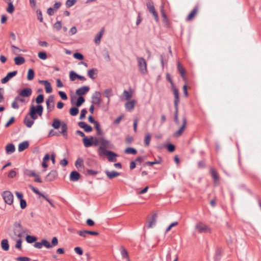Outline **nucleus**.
Here are the masks:
<instances>
[{
  "label": "nucleus",
  "mask_w": 261,
  "mask_h": 261,
  "mask_svg": "<svg viewBox=\"0 0 261 261\" xmlns=\"http://www.w3.org/2000/svg\"><path fill=\"white\" fill-rule=\"evenodd\" d=\"M195 228L197 229L198 232L200 233L211 232V228L208 226L204 224L201 222L197 223L195 225Z\"/></svg>",
  "instance_id": "nucleus-8"
},
{
  "label": "nucleus",
  "mask_w": 261,
  "mask_h": 261,
  "mask_svg": "<svg viewBox=\"0 0 261 261\" xmlns=\"http://www.w3.org/2000/svg\"><path fill=\"white\" fill-rule=\"evenodd\" d=\"M29 146V143L28 141H24L22 142H21L18 145V151L21 152L28 148Z\"/></svg>",
  "instance_id": "nucleus-25"
},
{
  "label": "nucleus",
  "mask_w": 261,
  "mask_h": 261,
  "mask_svg": "<svg viewBox=\"0 0 261 261\" xmlns=\"http://www.w3.org/2000/svg\"><path fill=\"white\" fill-rule=\"evenodd\" d=\"M98 155L99 156H107L108 160L110 162H116L117 161L116 157L118 156L116 153L109 150H105L104 151H98Z\"/></svg>",
  "instance_id": "nucleus-2"
},
{
  "label": "nucleus",
  "mask_w": 261,
  "mask_h": 261,
  "mask_svg": "<svg viewBox=\"0 0 261 261\" xmlns=\"http://www.w3.org/2000/svg\"><path fill=\"white\" fill-rule=\"evenodd\" d=\"M98 72V70L97 68H93L89 69L88 71V76L92 80H94L96 77L94 76V74H97Z\"/></svg>",
  "instance_id": "nucleus-29"
},
{
  "label": "nucleus",
  "mask_w": 261,
  "mask_h": 261,
  "mask_svg": "<svg viewBox=\"0 0 261 261\" xmlns=\"http://www.w3.org/2000/svg\"><path fill=\"white\" fill-rule=\"evenodd\" d=\"M162 162V158L160 156H159L158 160H155L154 161H147L144 164V166L146 165L152 166L155 164H161Z\"/></svg>",
  "instance_id": "nucleus-27"
},
{
  "label": "nucleus",
  "mask_w": 261,
  "mask_h": 261,
  "mask_svg": "<svg viewBox=\"0 0 261 261\" xmlns=\"http://www.w3.org/2000/svg\"><path fill=\"white\" fill-rule=\"evenodd\" d=\"M13 231L14 234L20 238L22 237L23 233H25V230L22 225L18 222H15L14 223Z\"/></svg>",
  "instance_id": "nucleus-6"
},
{
  "label": "nucleus",
  "mask_w": 261,
  "mask_h": 261,
  "mask_svg": "<svg viewBox=\"0 0 261 261\" xmlns=\"http://www.w3.org/2000/svg\"><path fill=\"white\" fill-rule=\"evenodd\" d=\"M147 8L150 13H151L156 22L159 21L158 13L156 11L153 2L151 0H147L146 2Z\"/></svg>",
  "instance_id": "nucleus-4"
},
{
  "label": "nucleus",
  "mask_w": 261,
  "mask_h": 261,
  "mask_svg": "<svg viewBox=\"0 0 261 261\" xmlns=\"http://www.w3.org/2000/svg\"><path fill=\"white\" fill-rule=\"evenodd\" d=\"M105 94L106 97L108 98V103H109V97L113 95L112 90L111 88L107 89L105 90Z\"/></svg>",
  "instance_id": "nucleus-47"
},
{
  "label": "nucleus",
  "mask_w": 261,
  "mask_h": 261,
  "mask_svg": "<svg viewBox=\"0 0 261 261\" xmlns=\"http://www.w3.org/2000/svg\"><path fill=\"white\" fill-rule=\"evenodd\" d=\"M87 113V110L86 108H84L81 110V114L80 116V119H83L86 117V115Z\"/></svg>",
  "instance_id": "nucleus-63"
},
{
  "label": "nucleus",
  "mask_w": 261,
  "mask_h": 261,
  "mask_svg": "<svg viewBox=\"0 0 261 261\" xmlns=\"http://www.w3.org/2000/svg\"><path fill=\"white\" fill-rule=\"evenodd\" d=\"M124 153L128 154H136L137 153L136 149L133 147H128L124 150Z\"/></svg>",
  "instance_id": "nucleus-42"
},
{
  "label": "nucleus",
  "mask_w": 261,
  "mask_h": 261,
  "mask_svg": "<svg viewBox=\"0 0 261 261\" xmlns=\"http://www.w3.org/2000/svg\"><path fill=\"white\" fill-rule=\"evenodd\" d=\"M25 240L27 243L32 244L35 243L37 240V238L34 236L27 234L25 237Z\"/></svg>",
  "instance_id": "nucleus-38"
},
{
  "label": "nucleus",
  "mask_w": 261,
  "mask_h": 261,
  "mask_svg": "<svg viewBox=\"0 0 261 261\" xmlns=\"http://www.w3.org/2000/svg\"><path fill=\"white\" fill-rule=\"evenodd\" d=\"M177 69H178V70L179 72V73L180 74V76H181L183 80L185 81H186L187 79L185 76V69L179 62H178V64H177Z\"/></svg>",
  "instance_id": "nucleus-28"
},
{
  "label": "nucleus",
  "mask_w": 261,
  "mask_h": 261,
  "mask_svg": "<svg viewBox=\"0 0 261 261\" xmlns=\"http://www.w3.org/2000/svg\"><path fill=\"white\" fill-rule=\"evenodd\" d=\"M137 60L139 71L143 74H146L147 72V63L144 58L138 57Z\"/></svg>",
  "instance_id": "nucleus-5"
},
{
  "label": "nucleus",
  "mask_w": 261,
  "mask_h": 261,
  "mask_svg": "<svg viewBox=\"0 0 261 261\" xmlns=\"http://www.w3.org/2000/svg\"><path fill=\"white\" fill-rule=\"evenodd\" d=\"M93 137L90 136V137H85L83 139V142L84 146L86 148L90 147L93 145Z\"/></svg>",
  "instance_id": "nucleus-18"
},
{
  "label": "nucleus",
  "mask_w": 261,
  "mask_h": 261,
  "mask_svg": "<svg viewBox=\"0 0 261 261\" xmlns=\"http://www.w3.org/2000/svg\"><path fill=\"white\" fill-rule=\"evenodd\" d=\"M54 27L57 31H60L62 28V22L61 21H58L54 24Z\"/></svg>",
  "instance_id": "nucleus-61"
},
{
  "label": "nucleus",
  "mask_w": 261,
  "mask_h": 261,
  "mask_svg": "<svg viewBox=\"0 0 261 261\" xmlns=\"http://www.w3.org/2000/svg\"><path fill=\"white\" fill-rule=\"evenodd\" d=\"M91 103L99 106L101 103V93L99 91H96L92 96Z\"/></svg>",
  "instance_id": "nucleus-11"
},
{
  "label": "nucleus",
  "mask_w": 261,
  "mask_h": 261,
  "mask_svg": "<svg viewBox=\"0 0 261 261\" xmlns=\"http://www.w3.org/2000/svg\"><path fill=\"white\" fill-rule=\"evenodd\" d=\"M222 249L221 248H217L216 249L215 255L214 256V261H219L222 256Z\"/></svg>",
  "instance_id": "nucleus-26"
},
{
  "label": "nucleus",
  "mask_w": 261,
  "mask_h": 261,
  "mask_svg": "<svg viewBox=\"0 0 261 261\" xmlns=\"http://www.w3.org/2000/svg\"><path fill=\"white\" fill-rule=\"evenodd\" d=\"M98 173V171L92 169H87L86 175H95Z\"/></svg>",
  "instance_id": "nucleus-57"
},
{
  "label": "nucleus",
  "mask_w": 261,
  "mask_h": 261,
  "mask_svg": "<svg viewBox=\"0 0 261 261\" xmlns=\"http://www.w3.org/2000/svg\"><path fill=\"white\" fill-rule=\"evenodd\" d=\"M8 4V7L6 11L8 13L12 14L15 10L14 6L13 4V1H9V2H6Z\"/></svg>",
  "instance_id": "nucleus-32"
},
{
  "label": "nucleus",
  "mask_w": 261,
  "mask_h": 261,
  "mask_svg": "<svg viewBox=\"0 0 261 261\" xmlns=\"http://www.w3.org/2000/svg\"><path fill=\"white\" fill-rule=\"evenodd\" d=\"M199 10V5L197 4L196 6H195L193 9L191 11V12L189 13V14L188 15V16L186 18L187 21H190L194 19V18L195 17L196 14H197Z\"/></svg>",
  "instance_id": "nucleus-13"
},
{
  "label": "nucleus",
  "mask_w": 261,
  "mask_h": 261,
  "mask_svg": "<svg viewBox=\"0 0 261 261\" xmlns=\"http://www.w3.org/2000/svg\"><path fill=\"white\" fill-rule=\"evenodd\" d=\"M23 174L29 177H34L37 175L35 171L31 170L28 169H24L23 171Z\"/></svg>",
  "instance_id": "nucleus-39"
},
{
  "label": "nucleus",
  "mask_w": 261,
  "mask_h": 261,
  "mask_svg": "<svg viewBox=\"0 0 261 261\" xmlns=\"http://www.w3.org/2000/svg\"><path fill=\"white\" fill-rule=\"evenodd\" d=\"M14 61L17 65H20L25 62V59L22 56H18L14 58Z\"/></svg>",
  "instance_id": "nucleus-31"
},
{
  "label": "nucleus",
  "mask_w": 261,
  "mask_h": 261,
  "mask_svg": "<svg viewBox=\"0 0 261 261\" xmlns=\"http://www.w3.org/2000/svg\"><path fill=\"white\" fill-rule=\"evenodd\" d=\"M32 93V90L30 88H25L21 90L19 95L22 97H29Z\"/></svg>",
  "instance_id": "nucleus-20"
},
{
  "label": "nucleus",
  "mask_w": 261,
  "mask_h": 261,
  "mask_svg": "<svg viewBox=\"0 0 261 261\" xmlns=\"http://www.w3.org/2000/svg\"><path fill=\"white\" fill-rule=\"evenodd\" d=\"M38 56L39 59L45 60L47 58V54L45 51H39L38 54Z\"/></svg>",
  "instance_id": "nucleus-54"
},
{
  "label": "nucleus",
  "mask_w": 261,
  "mask_h": 261,
  "mask_svg": "<svg viewBox=\"0 0 261 261\" xmlns=\"http://www.w3.org/2000/svg\"><path fill=\"white\" fill-rule=\"evenodd\" d=\"M61 130L59 131L60 134H62L65 138H67V136H68V134H67L68 127H67V124L66 123L63 122L62 123V124L61 125Z\"/></svg>",
  "instance_id": "nucleus-24"
},
{
  "label": "nucleus",
  "mask_w": 261,
  "mask_h": 261,
  "mask_svg": "<svg viewBox=\"0 0 261 261\" xmlns=\"http://www.w3.org/2000/svg\"><path fill=\"white\" fill-rule=\"evenodd\" d=\"M85 99L83 96H79L77 97L76 101L74 102L73 98L72 97L71 99V103L72 105H75L77 107H80L85 102Z\"/></svg>",
  "instance_id": "nucleus-17"
},
{
  "label": "nucleus",
  "mask_w": 261,
  "mask_h": 261,
  "mask_svg": "<svg viewBox=\"0 0 261 261\" xmlns=\"http://www.w3.org/2000/svg\"><path fill=\"white\" fill-rule=\"evenodd\" d=\"M43 112V107L41 105H37L36 107L32 105L30 108L29 112L28 115H30V117L33 119L36 120L38 118V115L41 116Z\"/></svg>",
  "instance_id": "nucleus-1"
},
{
  "label": "nucleus",
  "mask_w": 261,
  "mask_h": 261,
  "mask_svg": "<svg viewBox=\"0 0 261 261\" xmlns=\"http://www.w3.org/2000/svg\"><path fill=\"white\" fill-rule=\"evenodd\" d=\"M76 2V0H67L66 5L67 8H70L74 5Z\"/></svg>",
  "instance_id": "nucleus-59"
},
{
  "label": "nucleus",
  "mask_w": 261,
  "mask_h": 261,
  "mask_svg": "<svg viewBox=\"0 0 261 261\" xmlns=\"http://www.w3.org/2000/svg\"><path fill=\"white\" fill-rule=\"evenodd\" d=\"M78 125L82 128L84 129V131L87 133H90L92 131V127L88 124L87 123L84 121H80L78 123Z\"/></svg>",
  "instance_id": "nucleus-16"
},
{
  "label": "nucleus",
  "mask_w": 261,
  "mask_h": 261,
  "mask_svg": "<svg viewBox=\"0 0 261 261\" xmlns=\"http://www.w3.org/2000/svg\"><path fill=\"white\" fill-rule=\"evenodd\" d=\"M42 246H44L46 248H51L52 247V245H50V243L46 239H42L41 240Z\"/></svg>",
  "instance_id": "nucleus-56"
},
{
  "label": "nucleus",
  "mask_w": 261,
  "mask_h": 261,
  "mask_svg": "<svg viewBox=\"0 0 261 261\" xmlns=\"http://www.w3.org/2000/svg\"><path fill=\"white\" fill-rule=\"evenodd\" d=\"M1 247L4 251H8L9 249V244L8 239H3L1 241Z\"/></svg>",
  "instance_id": "nucleus-35"
},
{
  "label": "nucleus",
  "mask_w": 261,
  "mask_h": 261,
  "mask_svg": "<svg viewBox=\"0 0 261 261\" xmlns=\"http://www.w3.org/2000/svg\"><path fill=\"white\" fill-rule=\"evenodd\" d=\"M210 172L211 176L214 179V181L215 182L217 181L219 178V176L217 172L213 168H211Z\"/></svg>",
  "instance_id": "nucleus-40"
},
{
  "label": "nucleus",
  "mask_w": 261,
  "mask_h": 261,
  "mask_svg": "<svg viewBox=\"0 0 261 261\" xmlns=\"http://www.w3.org/2000/svg\"><path fill=\"white\" fill-rule=\"evenodd\" d=\"M182 120V125L179 127V128L177 130L174 132V133L173 135V137H179V136H180L186 127V124L187 123V117L185 116H183Z\"/></svg>",
  "instance_id": "nucleus-9"
},
{
  "label": "nucleus",
  "mask_w": 261,
  "mask_h": 261,
  "mask_svg": "<svg viewBox=\"0 0 261 261\" xmlns=\"http://www.w3.org/2000/svg\"><path fill=\"white\" fill-rule=\"evenodd\" d=\"M80 174L75 170L72 171L69 175L70 180L72 181H77L80 179Z\"/></svg>",
  "instance_id": "nucleus-19"
},
{
  "label": "nucleus",
  "mask_w": 261,
  "mask_h": 261,
  "mask_svg": "<svg viewBox=\"0 0 261 261\" xmlns=\"http://www.w3.org/2000/svg\"><path fill=\"white\" fill-rule=\"evenodd\" d=\"M29 187L35 194L39 195L40 196H44V194L40 192L36 188L34 187L32 185H29Z\"/></svg>",
  "instance_id": "nucleus-49"
},
{
  "label": "nucleus",
  "mask_w": 261,
  "mask_h": 261,
  "mask_svg": "<svg viewBox=\"0 0 261 261\" xmlns=\"http://www.w3.org/2000/svg\"><path fill=\"white\" fill-rule=\"evenodd\" d=\"M34 120H31L28 117V115L25 116L23 120L24 124L29 128L32 127V126L34 123Z\"/></svg>",
  "instance_id": "nucleus-34"
},
{
  "label": "nucleus",
  "mask_w": 261,
  "mask_h": 261,
  "mask_svg": "<svg viewBox=\"0 0 261 261\" xmlns=\"http://www.w3.org/2000/svg\"><path fill=\"white\" fill-rule=\"evenodd\" d=\"M15 248L21 250L22 249V240L21 239H19L17 240L15 246Z\"/></svg>",
  "instance_id": "nucleus-62"
},
{
  "label": "nucleus",
  "mask_w": 261,
  "mask_h": 261,
  "mask_svg": "<svg viewBox=\"0 0 261 261\" xmlns=\"http://www.w3.org/2000/svg\"><path fill=\"white\" fill-rule=\"evenodd\" d=\"M58 174L56 170H51L45 177V180L50 182L55 180L58 177Z\"/></svg>",
  "instance_id": "nucleus-12"
},
{
  "label": "nucleus",
  "mask_w": 261,
  "mask_h": 261,
  "mask_svg": "<svg viewBox=\"0 0 261 261\" xmlns=\"http://www.w3.org/2000/svg\"><path fill=\"white\" fill-rule=\"evenodd\" d=\"M171 88L174 96V107H178V103L180 101L178 90L175 86Z\"/></svg>",
  "instance_id": "nucleus-10"
},
{
  "label": "nucleus",
  "mask_w": 261,
  "mask_h": 261,
  "mask_svg": "<svg viewBox=\"0 0 261 261\" xmlns=\"http://www.w3.org/2000/svg\"><path fill=\"white\" fill-rule=\"evenodd\" d=\"M135 102L136 101L134 100L127 101L125 104L126 109L129 111L133 110L135 107Z\"/></svg>",
  "instance_id": "nucleus-36"
},
{
  "label": "nucleus",
  "mask_w": 261,
  "mask_h": 261,
  "mask_svg": "<svg viewBox=\"0 0 261 261\" xmlns=\"http://www.w3.org/2000/svg\"><path fill=\"white\" fill-rule=\"evenodd\" d=\"M156 217L157 214L155 213L152 215L151 218L148 221V225L147 226V228H151L153 225L155 224Z\"/></svg>",
  "instance_id": "nucleus-33"
},
{
  "label": "nucleus",
  "mask_w": 261,
  "mask_h": 261,
  "mask_svg": "<svg viewBox=\"0 0 261 261\" xmlns=\"http://www.w3.org/2000/svg\"><path fill=\"white\" fill-rule=\"evenodd\" d=\"M78 108L79 107H77L76 106L73 107H71L69 109V114H70V115L72 116H76L78 114L79 112V110Z\"/></svg>",
  "instance_id": "nucleus-43"
},
{
  "label": "nucleus",
  "mask_w": 261,
  "mask_h": 261,
  "mask_svg": "<svg viewBox=\"0 0 261 261\" xmlns=\"http://www.w3.org/2000/svg\"><path fill=\"white\" fill-rule=\"evenodd\" d=\"M108 178L110 179H112L115 178L120 175V173L118 172L115 170L109 171V170H106L105 171Z\"/></svg>",
  "instance_id": "nucleus-21"
},
{
  "label": "nucleus",
  "mask_w": 261,
  "mask_h": 261,
  "mask_svg": "<svg viewBox=\"0 0 261 261\" xmlns=\"http://www.w3.org/2000/svg\"><path fill=\"white\" fill-rule=\"evenodd\" d=\"M104 32V29H102L96 35L94 38L95 43L96 44H99L100 42L101 38Z\"/></svg>",
  "instance_id": "nucleus-37"
},
{
  "label": "nucleus",
  "mask_w": 261,
  "mask_h": 261,
  "mask_svg": "<svg viewBox=\"0 0 261 261\" xmlns=\"http://www.w3.org/2000/svg\"><path fill=\"white\" fill-rule=\"evenodd\" d=\"M62 124L61 121L60 120L55 118L54 119L53 122L52 123L51 126L55 128V129H58L61 126V125Z\"/></svg>",
  "instance_id": "nucleus-41"
},
{
  "label": "nucleus",
  "mask_w": 261,
  "mask_h": 261,
  "mask_svg": "<svg viewBox=\"0 0 261 261\" xmlns=\"http://www.w3.org/2000/svg\"><path fill=\"white\" fill-rule=\"evenodd\" d=\"M17 261H30L31 259L28 257L19 256L16 258Z\"/></svg>",
  "instance_id": "nucleus-64"
},
{
  "label": "nucleus",
  "mask_w": 261,
  "mask_h": 261,
  "mask_svg": "<svg viewBox=\"0 0 261 261\" xmlns=\"http://www.w3.org/2000/svg\"><path fill=\"white\" fill-rule=\"evenodd\" d=\"M77 234L83 237L86 238L87 234H90L93 236L99 235V232L96 231H90L87 230H82L77 231Z\"/></svg>",
  "instance_id": "nucleus-14"
},
{
  "label": "nucleus",
  "mask_w": 261,
  "mask_h": 261,
  "mask_svg": "<svg viewBox=\"0 0 261 261\" xmlns=\"http://www.w3.org/2000/svg\"><path fill=\"white\" fill-rule=\"evenodd\" d=\"M44 86L45 87V91L47 93H50L52 92L53 89L50 83L48 81L46 82Z\"/></svg>",
  "instance_id": "nucleus-46"
},
{
  "label": "nucleus",
  "mask_w": 261,
  "mask_h": 261,
  "mask_svg": "<svg viewBox=\"0 0 261 261\" xmlns=\"http://www.w3.org/2000/svg\"><path fill=\"white\" fill-rule=\"evenodd\" d=\"M75 166L77 169L83 166V159L81 158H79L75 162Z\"/></svg>",
  "instance_id": "nucleus-50"
},
{
  "label": "nucleus",
  "mask_w": 261,
  "mask_h": 261,
  "mask_svg": "<svg viewBox=\"0 0 261 261\" xmlns=\"http://www.w3.org/2000/svg\"><path fill=\"white\" fill-rule=\"evenodd\" d=\"M77 76H78V74L76 73L74 71H71L69 72V79H70V81H75V79H77Z\"/></svg>",
  "instance_id": "nucleus-52"
},
{
  "label": "nucleus",
  "mask_w": 261,
  "mask_h": 261,
  "mask_svg": "<svg viewBox=\"0 0 261 261\" xmlns=\"http://www.w3.org/2000/svg\"><path fill=\"white\" fill-rule=\"evenodd\" d=\"M163 147H166L168 151L170 152H173L175 149V145L172 143H168L164 146H158V148L162 149Z\"/></svg>",
  "instance_id": "nucleus-30"
},
{
  "label": "nucleus",
  "mask_w": 261,
  "mask_h": 261,
  "mask_svg": "<svg viewBox=\"0 0 261 261\" xmlns=\"http://www.w3.org/2000/svg\"><path fill=\"white\" fill-rule=\"evenodd\" d=\"M151 140V135L149 133H148L145 137L144 139V144L146 146H148L150 144Z\"/></svg>",
  "instance_id": "nucleus-53"
},
{
  "label": "nucleus",
  "mask_w": 261,
  "mask_h": 261,
  "mask_svg": "<svg viewBox=\"0 0 261 261\" xmlns=\"http://www.w3.org/2000/svg\"><path fill=\"white\" fill-rule=\"evenodd\" d=\"M120 253L122 258L126 259L127 261H131L127 250L123 246L120 247Z\"/></svg>",
  "instance_id": "nucleus-23"
},
{
  "label": "nucleus",
  "mask_w": 261,
  "mask_h": 261,
  "mask_svg": "<svg viewBox=\"0 0 261 261\" xmlns=\"http://www.w3.org/2000/svg\"><path fill=\"white\" fill-rule=\"evenodd\" d=\"M89 90L90 88L88 86H84L76 89L75 94L79 96H83L82 95L85 94Z\"/></svg>",
  "instance_id": "nucleus-15"
},
{
  "label": "nucleus",
  "mask_w": 261,
  "mask_h": 261,
  "mask_svg": "<svg viewBox=\"0 0 261 261\" xmlns=\"http://www.w3.org/2000/svg\"><path fill=\"white\" fill-rule=\"evenodd\" d=\"M5 149L7 154H11L15 152V147L13 143H9L6 146Z\"/></svg>",
  "instance_id": "nucleus-22"
},
{
  "label": "nucleus",
  "mask_w": 261,
  "mask_h": 261,
  "mask_svg": "<svg viewBox=\"0 0 261 261\" xmlns=\"http://www.w3.org/2000/svg\"><path fill=\"white\" fill-rule=\"evenodd\" d=\"M100 146L98 148V151H104L107 150V148L112 149L114 145L112 144L110 141L105 139L103 137L99 139Z\"/></svg>",
  "instance_id": "nucleus-3"
},
{
  "label": "nucleus",
  "mask_w": 261,
  "mask_h": 261,
  "mask_svg": "<svg viewBox=\"0 0 261 261\" xmlns=\"http://www.w3.org/2000/svg\"><path fill=\"white\" fill-rule=\"evenodd\" d=\"M46 107L47 112L49 113L51 112L55 108L54 104H50L48 103V101H46Z\"/></svg>",
  "instance_id": "nucleus-58"
},
{
  "label": "nucleus",
  "mask_w": 261,
  "mask_h": 261,
  "mask_svg": "<svg viewBox=\"0 0 261 261\" xmlns=\"http://www.w3.org/2000/svg\"><path fill=\"white\" fill-rule=\"evenodd\" d=\"M60 132H55L54 129H51L48 134V136L49 137L51 136H59L60 135Z\"/></svg>",
  "instance_id": "nucleus-60"
},
{
  "label": "nucleus",
  "mask_w": 261,
  "mask_h": 261,
  "mask_svg": "<svg viewBox=\"0 0 261 261\" xmlns=\"http://www.w3.org/2000/svg\"><path fill=\"white\" fill-rule=\"evenodd\" d=\"M2 196L6 204L10 205L13 204L14 196L10 191H4L2 194Z\"/></svg>",
  "instance_id": "nucleus-7"
},
{
  "label": "nucleus",
  "mask_w": 261,
  "mask_h": 261,
  "mask_svg": "<svg viewBox=\"0 0 261 261\" xmlns=\"http://www.w3.org/2000/svg\"><path fill=\"white\" fill-rule=\"evenodd\" d=\"M35 76L34 70L32 68H30L28 70L27 74V79L29 81H31L34 79Z\"/></svg>",
  "instance_id": "nucleus-44"
},
{
  "label": "nucleus",
  "mask_w": 261,
  "mask_h": 261,
  "mask_svg": "<svg viewBox=\"0 0 261 261\" xmlns=\"http://www.w3.org/2000/svg\"><path fill=\"white\" fill-rule=\"evenodd\" d=\"M95 128L96 130V133L98 135L102 136L103 135V132L100 128V124L98 122L94 124Z\"/></svg>",
  "instance_id": "nucleus-45"
},
{
  "label": "nucleus",
  "mask_w": 261,
  "mask_h": 261,
  "mask_svg": "<svg viewBox=\"0 0 261 261\" xmlns=\"http://www.w3.org/2000/svg\"><path fill=\"white\" fill-rule=\"evenodd\" d=\"M175 108V112L174 116V121L175 124H179V120L178 117V107H174Z\"/></svg>",
  "instance_id": "nucleus-51"
},
{
  "label": "nucleus",
  "mask_w": 261,
  "mask_h": 261,
  "mask_svg": "<svg viewBox=\"0 0 261 261\" xmlns=\"http://www.w3.org/2000/svg\"><path fill=\"white\" fill-rule=\"evenodd\" d=\"M44 101V95L42 94H39L35 99V101L38 105H40Z\"/></svg>",
  "instance_id": "nucleus-48"
},
{
  "label": "nucleus",
  "mask_w": 261,
  "mask_h": 261,
  "mask_svg": "<svg viewBox=\"0 0 261 261\" xmlns=\"http://www.w3.org/2000/svg\"><path fill=\"white\" fill-rule=\"evenodd\" d=\"M73 57L79 60H83L84 58V56L80 53L76 52L73 54Z\"/></svg>",
  "instance_id": "nucleus-55"
}]
</instances>
